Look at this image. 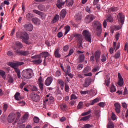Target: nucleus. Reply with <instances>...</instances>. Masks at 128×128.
Segmentation results:
<instances>
[{
    "mask_svg": "<svg viewBox=\"0 0 128 128\" xmlns=\"http://www.w3.org/2000/svg\"><path fill=\"white\" fill-rule=\"evenodd\" d=\"M93 28L95 29L94 33L97 36H100L102 32V26L99 21L95 20L93 22Z\"/></svg>",
    "mask_w": 128,
    "mask_h": 128,
    "instance_id": "obj_1",
    "label": "nucleus"
},
{
    "mask_svg": "<svg viewBox=\"0 0 128 128\" xmlns=\"http://www.w3.org/2000/svg\"><path fill=\"white\" fill-rule=\"evenodd\" d=\"M16 36L22 40L23 42H24L26 44H28V40L30 39V36L26 32H18L16 33Z\"/></svg>",
    "mask_w": 128,
    "mask_h": 128,
    "instance_id": "obj_2",
    "label": "nucleus"
},
{
    "mask_svg": "<svg viewBox=\"0 0 128 128\" xmlns=\"http://www.w3.org/2000/svg\"><path fill=\"white\" fill-rule=\"evenodd\" d=\"M20 116L21 114L20 112H16V114L14 113H11L8 116V122H10V124H12V122H14V120L16 118L15 122H16V121L18 120V118H20Z\"/></svg>",
    "mask_w": 128,
    "mask_h": 128,
    "instance_id": "obj_3",
    "label": "nucleus"
},
{
    "mask_svg": "<svg viewBox=\"0 0 128 128\" xmlns=\"http://www.w3.org/2000/svg\"><path fill=\"white\" fill-rule=\"evenodd\" d=\"M34 74V72L30 68H28L24 70L22 72V76L24 78H26V80H30L32 78Z\"/></svg>",
    "mask_w": 128,
    "mask_h": 128,
    "instance_id": "obj_4",
    "label": "nucleus"
},
{
    "mask_svg": "<svg viewBox=\"0 0 128 128\" xmlns=\"http://www.w3.org/2000/svg\"><path fill=\"white\" fill-rule=\"evenodd\" d=\"M82 35L86 42L90 43L92 42V34L88 30H84L82 32Z\"/></svg>",
    "mask_w": 128,
    "mask_h": 128,
    "instance_id": "obj_5",
    "label": "nucleus"
},
{
    "mask_svg": "<svg viewBox=\"0 0 128 128\" xmlns=\"http://www.w3.org/2000/svg\"><path fill=\"white\" fill-rule=\"evenodd\" d=\"M32 58L35 60L32 61L34 64H40L42 62V57L40 55H36L32 56Z\"/></svg>",
    "mask_w": 128,
    "mask_h": 128,
    "instance_id": "obj_6",
    "label": "nucleus"
},
{
    "mask_svg": "<svg viewBox=\"0 0 128 128\" xmlns=\"http://www.w3.org/2000/svg\"><path fill=\"white\" fill-rule=\"evenodd\" d=\"M73 36L75 38V40H77L78 44H82V35L78 34H73Z\"/></svg>",
    "mask_w": 128,
    "mask_h": 128,
    "instance_id": "obj_7",
    "label": "nucleus"
},
{
    "mask_svg": "<svg viewBox=\"0 0 128 128\" xmlns=\"http://www.w3.org/2000/svg\"><path fill=\"white\" fill-rule=\"evenodd\" d=\"M24 62H18L16 63L12 62H9L8 66L12 68H18V66H22L24 64Z\"/></svg>",
    "mask_w": 128,
    "mask_h": 128,
    "instance_id": "obj_8",
    "label": "nucleus"
},
{
    "mask_svg": "<svg viewBox=\"0 0 128 128\" xmlns=\"http://www.w3.org/2000/svg\"><path fill=\"white\" fill-rule=\"evenodd\" d=\"M30 98L34 102H38L40 100V96L34 92H32L30 95Z\"/></svg>",
    "mask_w": 128,
    "mask_h": 128,
    "instance_id": "obj_9",
    "label": "nucleus"
},
{
    "mask_svg": "<svg viewBox=\"0 0 128 128\" xmlns=\"http://www.w3.org/2000/svg\"><path fill=\"white\" fill-rule=\"evenodd\" d=\"M24 28L28 32H32V30H34V26L30 23L24 24Z\"/></svg>",
    "mask_w": 128,
    "mask_h": 128,
    "instance_id": "obj_10",
    "label": "nucleus"
},
{
    "mask_svg": "<svg viewBox=\"0 0 128 128\" xmlns=\"http://www.w3.org/2000/svg\"><path fill=\"white\" fill-rule=\"evenodd\" d=\"M118 84L120 86H124V78L122 76V75H120V73L118 72Z\"/></svg>",
    "mask_w": 128,
    "mask_h": 128,
    "instance_id": "obj_11",
    "label": "nucleus"
},
{
    "mask_svg": "<svg viewBox=\"0 0 128 128\" xmlns=\"http://www.w3.org/2000/svg\"><path fill=\"white\" fill-rule=\"evenodd\" d=\"M100 50H97L94 54L96 62L97 63L100 62Z\"/></svg>",
    "mask_w": 128,
    "mask_h": 128,
    "instance_id": "obj_12",
    "label": "nucleus"
},
{
    "mask_svg": "<svg viewBox=\"0 0 128 128\" xmlns=\"http://www.w3.org/2000/svg\"><path fill=\"white\" fill-rule=\"evenodd\" d=\"M94 20V17L92 15L90 14L86 17L85 22L86 24H90V22H92Z\"/></svg>",
    "mask_w": 128,
    "mask_h": 128,
    "instance_id": "obj_13",
    "label": "nucleus"
},
{
    "mask_svg": "<svg viewBox=\"0 0 128 128\" xmlns=\"http://www.w3.org/2000/svg\"><path fill=\"white\" fill-rule=\"evenodd\" d=\"M92 84V80L90 78H86L83 84L84 88H88L90 84Z\"/></svg>",
    "mask_w": 128,
    "mask_h": 128,
    "instance_id": "obj_14",
    "label": "nucleus"
},
{
    "mask_svg": "<svg viewBox=\"0 0 128 128\" xmlns=\"http://www.w3.org/2000/svg\"><path fill=\"white\" fill-rule=\"evenodd\" d=\"M28 118V114H25L24 116H23L22 118L19 120V122H18V124H24L26 120Z\"/></svg>",
    "mask_w": 128,
    "mask_h": 128,
    "instance_id": "obj_15",
    "label": "nucleus"
},
{
    "mask_svg": "<svg viewBox=\"0 0 128 128\" xmlns=\"http://www.w3.org/2000/svg\"><path fill=\"white\" fill-rule=\"evenodd\" d=\"M52 80H54L52 77V76L48 77L45 80L46 86H50V84H52Z\"/></svg>",
    "mask_w": 128,
    "mask_h": 128,
    "instance_id": "obj_16",
    "label": "nucleus"
},
{
    "mask_svg": "<svg viewBox=\"0 0 128 128\" xmlns=\"http://www.w3.org/2000/svg\"><path fill=\"white\" fill-rule=\"evenodd\" d=\"M114 106L115 107V111L116 112V114H120V103L117 102L114 104Z\"/></svg>",
    "mask_w": 128,
    "mask_h": 128,
    "instance_id": "obj_17",
    "label": "nucleus"
},
{
    "mask_svg": "<svg viewBox=\"0 0 128 128\" xmlns=\"http://www.w3.org/2000/svg\"><path fill=\"white\" fill-rule=\"evenodd\" d=\"M32 22H33L35 26H40L42 21L38 18H34L32 19Z\"/></svg>",
    "mask_w": 128,
    "mask_h": 128,
    "instance_id": "obj_18",
    "label": "nucleus"
},
{
    "mask_svg": "<svg viewBox=\"0 0 128 128\" xmlns=\"http://www.w3.org/2000/svg\"><path fill=\"white\" fill-rule=\"evenodd\" d=\"M118 17L119 18V22L122 25L124 22V16L120 13H119Z\"/></svg>",
    "mask_w": 128,
    "mask_h": 128,
    "instance_id": "obj_19",
    "label": "nucleus"
},
{
    "mask_svg": "<svg viewBox=\"0 0 128 128\" xmlns=\"http://www.w3.org/2000/svg\"><path fill=\"white\" fill-rule=\"evenodd\" d=\"M66 4L64 1H62V0H58L56 6L59 8H62V6H64Z\"/></svg>",
    "mask_w": 128,
    "mask_h": 128,
    "instance_id": "obj_20",
    "label": "nucleus"
},
{
    "mask_svg": "<svg viewBox=\"0 0 128 128\" xmlns=\"http://www.w3.org/2000/svg\"><path fill=\"white\" fill-rule=\"evenodd\" d=\"M54 55L55 58H60L62 56L60 54V48H57L55 50Z\"/></svg>",
    "mask_w": 128,
    "mask_h": 128,
    "instance_id": "obj_21",
    "label": "nucleus"
},
{
    "mask_svg": "<svg viewBox=\"0 0 128 128\" xmlns=\"http://www.w3.org/2000/svg\"><path fill=\"white\" fill-rule=\"evenodd\" d=\"M39 56H40L41 58H46L48 56H50V53H48V52H44L40 53Z\"/></svg>",
    "mask_w": 128,
    "mask_h": 128,
    "instance_id": "obj_22",
    "label": "nucleus"
},
{
    "mask_svg": "<svg viewBox=\"0 0 128 128\" xmlns=\"http://www.w3.org/2000/svg\"><path fill=\"white\" fill-rule=\"evenodd\" d=\"M74 18L76 22H80L82 20V15L80 14H76Z\"/></svg>",
    "mask_w": 128,
    "mask_h": 128,
    "instance_id": "obj_23",
    "label": "nucleus"
},
{
    "mask_svg": "<svg viewBox=\"0 0 128 128\" xmlns=\"http://www.w3.org/2000/svg\"><path fill=\"white\" fill-rule=\"evenodd\" d=\"M110 92H116V86L114 84V83H112L110 88Z\"/></svg>",
    "mask_w": 128,
    "mask_h": 128,
    "instance_id": "obj_24",
    "label": "nucleus"
},
{
    "mask_svg": "<svg viewBox=\"0 0 128 128\" xmlns=\"http://www.w3.org/2000/svg\"><path fill=\"white\" fill-rule=\"evenodd\" d=\"M60 20V16L59 15H58V14H56L52 20V24H56V22H58V20Z\"/></svg>",
    "mask_w": 128,
    "mask_h": 128,
    "instance_id": "obj_25",
    "label": "nucleus"
},
{
    "mask_svg": "<svg viewBox=\"0 0 128 128\" xmlns=\"http://www.w3.org/2000/svg\"><path fill=\"white\" fill-rule=\"evenodd\" d=\"M88 72H90V68L89 66H86L84 68V70L82 71V74H88Z\"/></svg>",
    "mask_w": 128,
    "mask_h": 128,
    "instance_id": "obj_26",
    "label": "nucleus"
},
{
    "mask_svg": "<svg viewBox=\"0 0 128 128\" xmlns=\"http://www.w3.org/2000/svg\"><path fill=\"white\" fill-rule=\"evenodd\" d=\"M66 16V11L64 10H62L60 12V16L62 18H64Z\"/></svg>",
    "mask_w": 128,
    "mask_h": 128,
    "instance_id": "obj_27",
    "label": "nucleus"
},
{
    "mask_svg": "<svg viewBox=\"0 0 128 128\" xmlns=\"http://www.w3.org/2000/svg\"><path fill=\"white\" fill-rule=\"evenodd\" d=\"M120 50L116 52L114 56V58L116 60L120 58Z\"/></svg>",
    "mask_w": 128,
    "mask_h": 128,
    "instance_id": "obj_28",
    "label": "nucleus"
},
{
    "mask_svg": "<svg viewBox=\"0 0 128 128\" xmlns=\"http://www.w3.org/2000/svg\"><path fill=\"white\" fill-rule=\"evenodd\" d=\"M66 4L68 6H72V4H74V0H66Z\"/></svg>",
    "mask_w": 128,
    "mask_h": 128,
    "instance_id": "obj_29",
    "label": "nucleus"
},
{
    "mask_svg": "<svg viewBox=\"0 0 128 128\" xmlns=\"http://www.w3.org/2000/svg\"><path fill=\"white\" fill-rule=\"evenodd\" d=\"M118 7H112L108 10V12L110 13L112 12H118Z\"/></svg>",
    "mask_w": 128,
    "mask_h": 128,
    "instance_id": "obj_30",
    "label": "nucleus"
},
{
    "mask_svg": "<svg viewBox=\"0 0 128 128\" xmlns=\"http://www.w3.org/2000/svg\"><path fill=\"white\" fill-rule=\"evenodd\" d=\"M108 59V55L106 56L104 54H102L101 56V62H106V60Z\"/></svg>",
    "mask_w": 128,
    "mask_h": 128,
    "instance_id": "obj_31",
    "label": "nucleus"
},
{
    "mask_svg": "<svg viewBox=\"0 0 128 128\" xmlns=\"http://www.w3.org/2000/svg\"><path fill=\"white\" fill-rule=\"evenodd\" d=\"M64 30H66L64 36H66V34H68V32L70 30V26H66L64 27Z\"/></svg>",
    "mask_w": 128,
    "mask_h": 128,
    "instance_id": "obj_32",
    "label": "nucleus"
},
{
    "mask_svg": "<svg viewBox=\"0 0 128 128\" xmlns=\"http://www.w3.org/2000/svg\"><path fill=\"white\" fill-rule=\"evenodd\" d=\"M20 93L18 92L14 95V98L16 100H20Z\"/></svg>",
    "mask_w": 128,
    "mask_h": 128,
    "instance_id": "obj_33",
    "label": "nucleus"
},
{
    "mask_svg": "<svg viewBox=\"0 0 128 128\" xmlns=\"http://www.w3.org/2000/svg\"><path fill=\"white\" fill-rule=\"evenodd\" d=\"M26 18L28 20H32V18H34V14L32 13H28L26 14Z\"/></svg>",
    "mask_w": 128,
    "mask_h": 128,
    "instance_id": "obj_34",
    "label": "nucleus"
},
{
    "mask_svg": "<svg viewBox=\"0 0 128 128\" xmlns=\"http://www.w3.org/2000/svg\"><path fill=\"white\" fill-rule=\"evenodd\" d=\"M58 84L60 85V88L62 90H64V82L62 80H60Z\"/></svg>",
    "mask_w": 128,
    "mask_h": 128,
    "instance_id": "obj_35",
    "label": "nucleus"
},
{
    "mask_svg": "<svg viewBox=\"0 0 128 128\" xmlns=\"http://www.w3.org/2000/svg\"><path fill=\"white\" fill-rule=\"evenodd\" d=\"M107 128H114V122H110L107 125Z\"/></svg>",
    "mask_w": 128,
    "mask_h": 128,
    "instance_id": "obj_36",
    "label": "nucleus"
},
{
    "mask_svg": "<svg viewBox=\"0 0 128 128\" xmlns=\"http://www.w3.org/2000/svg\"><path fill=\"white\" fill-rule=\"evenodd\" d=\"M83 106H84V102H79L77 106V108L78 110H80V108H82Z\"/></svg>",
    "mask_w": 128,
    "mask_h": 128,
    "instance_id": "obj_37",
    "label": "nucleus"
},
{
    "mask_svg": "<svg viewBox=\"0 0 128 128\" xmlns=\"http://www.w3.org/2000/svg\"><path fill=\"white\" fill-rule=\"evenodd\" d=\"M20 56H28L30 52L28 51H20Z\"/></svg>",
    "mask_w": 128,
    "mask_h": 128,
    "instance_id": "obj_38",
    "label": "nucleus"
},
{
    "mask_svg": "<svg viewBox=\"0 0 128 128\" xmlns=\"http://www.w3.org/2000/svg\"><path fill=\"white\" fill-rule=\"evenodd\" d=\"M110 78H108L105 80V85L108 87L110 86Z\"/></svg>",
    "mask_w": 128,
    "mask_h": 128,
    "instance_id": "obj_39",
    "label": "nucleus"
},
{
    "mask_svg": "<svg viewBox=\"0 0 128 128\" xmlns=\"http://www.w3.org/2000/svg\"><path fill=\"white\" fill-rule=\"evenodd\" d=\"M111 118L113 120H118V116L114 112L112 113V116H111Z\"/></svg>",
    "mask_w": 128,
    "mask_h": 128,
    "instance_id": "obj_40",
    "label": "nucleus"
},
{
    "mask_svg": "<svg viewBox=\"0 0 128 128\" xmlns=\"http://www.w3.org/2000/svg\"><path fill=\"white\" fill-rule=\"evenodd\" d=\"M33 12H34V14H38V16H44V13L42 12H40L38 10H34Z\"/></svg>",
    "mask_w": 128,
    "mask_h": 128,
    "instance_id": "obj_41",
    "label": "nucleus"
},
{
    "mask_svg": "<svg viewBox=\"0 0 128 128\" xmlns=\"http://www.w3.org/2000/svg\"><path fill=\"white\" fill-rule=\"evenodd\" d=\"M99 100H100V99H98V98H96L94 99L91 102H90V106H94V104H96V102H98Z\"/></svg>",
    "mask_w": 128,
    "mask_h": 128,
    "instance_id": "obj_42",
    "label": "nucleus"
},
{
    "mask_svg": "<svg viewBox=\"0 0 128 128\" xmlns=\"http://www.w3.org/2000/svg\"><path fill=\"white\" fill-rule=\"evenodd\" d=\"M80 62H82L84 60V54H82L79 56Z\"/></svg>",
    "mask_w": 128,
    "mask_h": 128,
    "instance_id": "obj_43",
    "label": "nucleus"
},
{
    "mask_svg": "<svg viewBox=\"0 0 128 128\" xmlns=\"http://www.w3.org/2000/svg\"><path fill=\"white\" fill-rule=\"evenodd\" d=\"M38 8L39 10H44L45 8H46V6H44L42 5V4H40L38 6Z\"/></svg>",
    "mask_w": 128,
    "mask_h": 128,
    "instance_id": "obj_44",
    "label": "nucleus"
},
{
    "mask_svg": "<svg viewBox=\"0 0 128 128\" xmlns=\"http://www.w3.org/2000/svg\"><path fill=\"white\" fill-rule=\"evenodd\" d=\"M64 72H66V74H68V72H70V66H66V70H64Z\"/></svg>",
    "mask_w": 128,
    "mask_h": 128,
    "instance_id": "obj_45",
    "label": "nucleus"
},
{
    "mask_svg": "<svg viewBox=\"0 0 128 128\" xmlns=\"http://www.w3.org/2000/svg\"><path fill=\"white\" fill-rule=\"evenodd\" d=\"M15 44H16V46H18V48H22V46H23L22 44V42H15Z\"/></svg>",
    "mask_w": 128,
    "mask_h": 128,
    "instance_id": "obj_46",
    "label": "nucleus"
},
{
    "mask_svg": "<svg viewBox=\"0 0 128 128\" xmlns=\"http://www.w3.org/2000/svg\"><path fill=\"white\" fill-rule=\"evenodd\" d=\"M60 108L62 110H66V105L65 104L60 105Z\"/></svg>",
    "mask_w": 128,
    "mask_h": 128,
    "instance_id": "obj_47",
    "label": "nucleus"
},
{
    "mask_svg": "<svg viewBox=\"0 0 128 128\" xmlns=\"http://www.w3.org/2000/svg\"><path fill=\"white\" fill-rule=\"evenodd\" d=\"M90 116H91V115L84 116L82 118V120L84 121L88 120H90Z\"/></svg>",
    "mask_w": 128,
    "mask_h": 128,
    "instance_id": "obj_48",
    "label": "nucleus"
},
{
    "mask_svg": "<svg viewBox=\"0 0 128 128\" xmlns=\"http://www.w3.org/2000/svg\"><path fill=\"white\" fill-rule=\"evenodd\" d=\"M61 75H62V72H60V70H58L56 71L55 73L56 76H57V77L60 76Z\"/></svg>",
    "mask_w": 128,
    "mask_h": 128,
    "instance_id": "obj_49",
    "label": "nucleus"
},
{
    "mask_svg": "<svg viewBox=\"0 0 128 128\" xmlns=\"http://www.w3.org/2000/svg\"><path fill=\"white\" fill-rule=\"evenodd\" d=\"M0 76H1L4 80H6V72H4V71H0Z\"/></svg>",
    "mask_w": 128,
    "mask_h": 128,
    "instance_id": "obj_50",
    "label": "nucleus"
},
{
    "mask_svg": "<svg viewBox=\"0 0 128 128\" xmlns=\"http://www.w3.org/2000/svg\"><path fill=\"white\" fill-rule=\"evenodd\" d=\"M64 90L66 92H70V86L66 84H65Z\"/></svg>",
    "mask_w": 128,
    "mask_h": 128,
    "instance_id": "obj_51",
    "label": "nucleus"
},
{
    "mask_svg": "<svg viewBox=\"0 0 128 128\" xmlns=\"http://www.w3.org/2000/svg\"><path fill=\"white\" fill-rule=\"evenodd\" d=\"M8 82L9 84H12V82H14V78L11 76H10L8 78Z\"/></svg>",
    "mask_w": 128,
    "mask_h": 128,
    "instance_id": "obj_52",
    "label": "nucleus"
},
{
    "mask_svg": "<svg viewBox=\"0 0 128 128\" xmlns=\"http://www.w3.org/2000/svg\"><path fill=\"white\" fill-rule=\"evenodd\" d=\"M33 120L35 124H38L40 122V118L38 117H34Z\"/></svg>",
    "mask_w": 128,
    "mask_h": 128,
    "instance_id": "obj_53",
    "label": "nucleus"
},
{
    "mask_svg": "<svg viewBox=\"0 0 128 128\" xmlns=\"http://www.w3.org/2000/svg\"><path fill=\"white\" fill-rule=\"evenodd\" d=\"M74 54V50L73 49L70 50L69 51L68 54L66 56V58H68V56H72V54Z\"/></svg>",
    "mask_w": 128,
    "mask_h": 128,
    "instance_id": "obj_54",
    "label": "nucleus"
},
{
    "mask_svg": "<svg viewBox=\"0 0 128 128\" xmlns=\"http://www.w3.org/2000/svg\"><path fill=\"white\" fill-rule=\"evenodd\" d=\"M78 100V97L74 94H72L70 96V100Z\"/></svg>",
    "mask_w": 128,
    "mask_h": 128,
    "instance_id": "obj_55",
    "label": "nucleus"
},
{
    "mask_svg": "<svg viewBox=\"0 0 128 128\" xmlns=\"http://www.w3.org/2000/svg\"><path fill=\"white\" fill-rule=\"evenodd\" d=\"M107 22H114V18L112 16H108L107 18Z\"/></svg>",
    "mask_w": 128,
    "mask_h": 128,
    "instance_id": "obj_56",
    "label": "nucleus"
},
{
    "mask_svg": "<svg viewBox=\"0 0 128 128\" xmlns=\"http://www.w3.org/2000/svg\"><path fill=\"white\" fill-rule=\"evenodd\" d=\"M38 86L40 90H44V83L38 82Z\"/></svg>",
    "mask_w": 128,
    "mask_h": 128,
    "instance_id": "obj_57",
    "label": "nucleus"
},
{
    "mask_svg": "<svg viewBox=\"0 0 128 128\" xmlns=\"http://www.w3.org/2000/svg\"><path fill=\"white\" fill-rule=\"evenodd\" d=\"M84 68V64H78L77 66V70H80Z\"/></svg>",
    "mask_w": 128,
    "mask_h": 128,
    "instance_id": "obj_58",
    "label": "nucleus"
},
{
    "mask_svg": "<svg viewBox=\"0 0 128 128\" xmlns=\"http://www.w3.org/2000/svg\"><path fill=\"white\" fill-rule=\"evenodd\" d=\"M98 106H100V108H104L106 106V103L104 102H100L98 104Z\"/></svg>",
    "mask_w": 128,
    "mask_h": 128,
    "instance_id": "obj_59",
    "label": "nucleus"
},
{
    "mask_svg": "<svg viewBox=\"0 0 128 128\" xmlns=\"http://www.w3.org/2000/svg\"><path fill=\"white\" fill-rule=\"evenodd\" d=\"M69 48L70 47L68 46V45H66V46H65L63 47V50L64 52H68V50Z\"/></svg>",
    "mask_w": 128,
    "mask_h": 128,
    "instance_id": "obj_60",
    "label": "nucleus"
},
{
    "mask_svg": "<svg viewBox=\"0 0 128 128\" xmlns=\"http://www.w3.org/2000/svg\"><path fill=\"white\" fill-rule=\"evenodd\" d=\"M26 84V83L25 82H22V84H20V86L22 90L24 88V86Z\"/></svg>",
    "mask_w": 128,
    "mask_h": 128,
    "instance_id": "obj_61",
    "label": "nucleus"
},
{
    "mask_svg": "<svg viewBox=\"0 0 128 128\" xmlns=\"http://www.w3.org/2000/svg\"><path fill=\"white\" fill-rule=\"evenodd\" d=\"M6 110H8V104H4L3 106L4 112H6Z\"/></svg>",
    "mask_w": 128,
    "mask_h": 128,
    "instance_id": "obj_62",
    "label": "nucleus"
},
{
    "mask_svg": "<svg viewBox=\"0 0 128 128\" xmlns=\"http://www.w3.org/2000/svg\"><path fill=\"white\" fill-rule=\"evenodd\" d=\"M128 94V88H126V87H125L124 89V95L126 96V94Z\"/></svg>",
    "mask_w": 128,
    "mask_h": 128,
    "instance_id": "obj_63",
    "label": "nucleus"
},
{
    "mask_svg": "<svg viewBox=\"0 0 128 128\" xmlns=\"http://www.w3.org/2000/svg\"><path fill=\"white\" fill-rule=\"evenodd\" d=\"M92 128V125L90 124H86L83 128Z\"/></svg>",
    "mask_w": 128,
    "mask_h": 128,
    "instance_id": "obj_64",
    "label": "nucleus"
}]
</instances>
